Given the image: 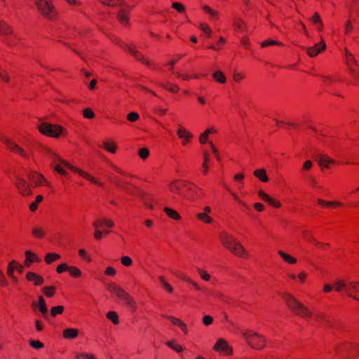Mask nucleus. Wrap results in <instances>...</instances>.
<instances>
[{
    "mask_svg": "<svg viewBox=\"0 0 359 359\" xmlns=\"http://www.w3.org/2000/svg\"><path fill=\"white\" fill-rule=\"evenodd\" d=\"M39 11L46 18L53 20L57 15L51 0H34Z\"/></svg>",
    "mask_w": 359,
    "mask_h": 359,
    "instance_id": "6",
    "label": "nucleus"
},
{
    "mask_svg": "<svg viewBox=\"0 0 359 359\" xmlns=\"http://www.w3.org/2000/svg\"><path fill=\"white\" fill-rule=\"evenodd\" d=\"M99 1L101 4L107 6H121L122 9L121 11H120L117 15L118 20L123 25H127L128 23V18L126 13H125L124 9H131L132 7L129 6L126 2L123 1L122 0H99Z\"/></svg>",
    "mask_w": 359,
    "mask_h": 359,
    "instance_id": "7",
    "label": "nucleus"
},
{
    "mask_svg": "<svg viewBox=\"0 0 359 359\" xmlns=\"http://www.w3.org/2000/svg\"><path fill=\"white\" fill-rule=\"evenodd\" d=\"M16 264H17V262L13 260L8 264V269H7L8 276L15 280H16V278H15L13 274H14L15 269H16Z\"/></svg>",
    "mask_w": 359,
    "mask_h": 359,
    "instance_id": "30",
    "label": "nucleus"
},
{
    "mask_svg": "<svg viewBox=\"0 0 359 359\" xmlns=\"http://www.w3.org/2000/svg\"><path fill=\"white\" fill-rule=\"evenodd\" d=\"M266 202H267L269 205L277 208L280 206V203L279 201L270 196L269 197V199H267Z\"/></svg>",
    "mask_w": 359,
    "mask_h": 359,
    "instance_id": "61",
    "label": "nucleus"
},
{
    "mask_svg": "<svg viewBox=\"0 0 359 359\" xmlns=\"http://www.w3.org/2000/svg\"><path fill=\"white\" fill-rule=\"evenodd\" d=\"M212 322H213V318L210 316L207 315L203 318V323L206 326L211 325L212 323Z\"/></svg>",
    "mask_w": 359,
    "mask_h": 359,
    "instance_id": "64",
    "label": "nucleus"
},
{
    "mask_svg": "<svg viewBox=\"0 0 359 359\" xmlns=\"http://www.w3.org/2000/svg\"><path fill=\"white\" fill-rule=\"evenodd\" d=\"M0 34L5 35V43L13 46L15 43V41L18 40V37L13 32L12 28L4 21H0Z\"/></svg>",
    "mask_w": 359,
    "mask_h": 359,
    "instance_id": "9",
    "label": "nucleus"
},
{
    "mask_svg": "<svg viewBox=\"0 0 359 359\" xmlns=\"http://www.w3.org/2000/svg\"><path fill=\"white\" fill-rule=\"evenodd\" d=\"M29 180L34 184L35 187L41 185L43 182L48 185V182L46 180L43 176L36 172H32L29 175Z\"/></svg>",
    "mask_w": 359,
    "mask_h": 359,
    "instance_id": "20",
    "label": "nucleus"
},
{
    "mask_svg": "<svg viewBox=\"0 0 359 359\" xmlns=\"http://www.w3.org/2000/svg\"><path fill=\"white\" fill-rule=\"evenodd\" d=\"M283 299L294 314L304 318H308L312 316L311 311L291 294H285L283 296Z\"/></svg>",
    "mask_w": 359,
    "mask_h": 359,
    "instance_id": "2",
    "label": "nucleus"
},
{
    "mask_svg": "<svg viewBox=\"0 0 359 359\" xmlns=\"http://www.w3.org/2000/svg\"><path fill=\"white\" fill-rule=\"evenodd\" d=\"M196 217L199 220H201L206 224H211L212 222V219L210 217H209L208 214L204 213V212L198 213L196 215Z\"/></svg>",
    "mask_w": 359,
    "mask_h": 359,
    "instance_id": "35",
    "label": "nucleus"
},
{
    "mask_svg": "<svg viewBox=\"0 0 359 359\" xmlns=\"http://www.w3.org/2000/svg\"><path fill=\"white\" fill-rule=\"evenodd\" d=\"M326 45L324 41H320L319 43H316L314 46L306 48L307 54L310 57H315L322 50H325Z\"/></svg>",
    "mask_w": 359,
    "mask_h": 359,
    "instance_id": "19",
    "label": "nucleus"
},
{
    "mask_svg": "<svg viewBox=\"0 0 359 359\" xmlns=\"http://www.w3.org/2000/svg\"><path fill=\"white\" fill-rule=\"evenodd\" d=\"M104 148L111 154H115L116 151L117 146L113 142H105L103 143Z\"/></svg>",
    "mask_w": 359,
    "mask_h": 359,
    "instance_id": "32",
    "label": "nucleus"
},
{
    "mask_svg": "<svg viewBox=\"0 0 359 359\" xmlns=\"http://www.w3.org/2000/svg\"><path fill=\"white\" fill-rule=\"evenodd\" d=\"M346 294L348 297L359 301V282L348 281Z\"/></svg>",
    "mask_w": 359,
    "mask_h": 359,
    "instance_id": "14",
    "label": "nucleus"
},
{
    "mask_svg": "<svg viewBox=\"0 0 359 359\" xmlns=\"http://www.w3.org/2000/svg\"><path fill=\"white\" fill-rule=\"evenodd\" d=\"M161 86L167 89L171 93H177L180 89L177 85L172 83H161Z\"/></svg>",
    "mask_w": 359,
    "mask_h": 359,
    "instance_id": "39",
    "label": "nucleus"
},
{
    "mask_svg": "<svg viewBox=\"0 0 359 359\" xmlns=\"http://www.w3.org/2000/svg\"><path fill=\"white\" fill-rule=\"evenodd\" d=\"M38 128L42 134L55 138L58 137L64 130L60 126L50 124L46 122L40 123L38 126Z\"/></svg>",
    "mask_w": 359,
    "mask_h": 359,
    "instance_id": "8",
    "label": "nucleus"
},
{
    "mask_svg": "<svg viewBox=\"0 0 359 359\" xmlns=\"http://www.w3.org/2000/svg\"><path fill=\"white\" fill-rule=\"evenodd\" d=\"M26 278L27 280L32 282L36 286L41 285L43 283V278L34 272H28Z\"/></svg>",
    "mask_w": 359,
    "mask_h": 359,
    "instance_id": "22",
    "label": "nucleus"
},
{
    "mask_svg": "<svg viewBox=\"0 0 359 359\" xmlns=\"http://www.w3.org/2000/svg\"><path fill=\"white\" fill-rule=\"evenodd\" d=\"M79 331L74 328H67L63 331V337L66 339H74L78 336Z\"/></svg>",
    "mask_w": 359,
    "mask_h": 359,
    "instance_id": "28",
    "label": "nucleus"
},
{
    "mask_svg": "<svg viewBox=\"0 0 359 359\" xmlns=\"http://www.w3.org/2000/svg\"><path fill=\"white\" fill-rule=\"evenodd\" d=\"M197 271L201 276V278L205 280L208 281L210 280V275L205 270L198 268Z\"/></svg>",
    "mask_w": 359,
    "mask_h": 359,
    "instance_id": "45",
    "label": "nucleus"
},
{
    "mask_svg": "<svg viewBox=\"0 0 359 359\" xmlns=\"http://www.w3.org/2000/svg\"><path fill=\"white\" fill-rule=\"evenodd\" d=\"M273 45L282 46V43L273 39L266 40L261 43V46L263 48Z\"/></svg>",
    "mask_w": 359,
    "mask_h": 359,
    "instance_id": "50",
    "label": "nucleus"
},
{
    "mask_svg": "<svg viewBox=\"0 0 359 359\" xmlns=\"http://www.w3.org/2000/svg\"><path fill=\"white\" fill-rule=\"evenodd\" d=\"M318 204L323 206H342L343 204L340 202L326 201L323 199H318Z\"/></svg>",
    "mask_w": 359,
    "mask_h": 359,
    "instance_id": "36",
    "label": "nucleus"
},
{
    "mask_svg": "<svg viewBox=\"0 0 359 359\" xmlns=\"http://www.w3.org/2000/svg\"><path fill=\"white\" fill-rule=\"evenodd\" d=\"M25 256L26 260L25 262V265L27 266H29L34 262H39L37 256L29 250H27L25 252Z\"/></svg>",
    "mask_w": 359,
    "mask_h": 359,
    "instance_id": "25",
    "label": "nucleus"
},
{
    "mask_svg": "<svg viewBox=\"0 0 359 359\" xmlns=\"http://www.w3.org/2000/svg\"><path fill=\"white\" fill-rule=\"evenodd\" d=\"M158 279H159V281H160L161 284L162 285V286L168 292H172V291H173L172 287L166 282V280H165V278L163 276H160Z\"/></svg>",
    "mask_w": 359,
    "mask_h": 359,
    "instance_id": "43",
    "label": "nucleus"
},
{
    "mask_svg": "<svg viewBox=\"0 0 359 359\" xmlns=\"http://www.w3.org/2000/svg\"><path fill=\"white\" fill-rule=\"evenodd\" d=\"M60 258V255L56 253H48L46 255L45 261L47 264H50L53 261Z\"/></svg>",
    "mask_w": 359,
    "mask_h": 359,
    "instance_id": "38",
    "label": "nucleus"
},
{
    "mask_svg": "<svg viewBox=\"0 0 359 359\" xmlns=\"http://www.w3.org/2000/svg\"><path fill=\"white\" fill-rule=\"evenodd\" d=\"M214 350L220 353L223 356L231 355L233 352L231 346H230L227 341L224 339H219L217 341L214 346Z\"/></svg>",
    "mask_w": 359,
    "mask_h": 359,
    "instance_id": "12",
    "label": "nucleus"
},
{
    "mask_svg": "<svg viewBox=\"0 0 359 359\" xmlns=\"http://www.w3.org/2000/svg\"><path fill=\"white\" fill-rule=\"evenodd\" d=\"M234 26L237 30L242 31L244 27V22L241 19H236L234 21Z\"/></svg>",
    "mask_w": 359,
    "mask_h": 359,
    "instance_id": "59",
    "label": "nucleus"
},
{
    "mask_svg": "<svg viewBox=\"0 0 359 359\" xmlns=\"http://www.w3.org/2000/svg\"><path fill=\"white\" fill-rule=\"evenodd\" d=\"M164 211L166 213V215L170 218H172L176 220H180L181 218L180 215L178 214L177 212L170 208H165Z\"/></svg>",
    "mask_w": 359,
    "mask_h": 359,
    "instance_id": "33",
    "label": "nucleus"
},
{
    "mask_svg": "<svg viewBox=\"0 0 359 359\" xmlns=\"http://www.w3.org/2000/svg\"><path fill=\"white\" fill-rule=\"evenodd\" d=\"M93 225L95 229H98L99 227L102 226V225H105L107 227H112V226H114V224L110 219H98L97 221H95L93 223Z\"/></svg>",
    "mask_w": 359,
    "mask_h": 359,
    "instance_id": "26",
    "label": "nucleus"
},
{
    "mask_svg": "<svg viewBox=\"0 0 359 359\" xmlns=\"http://www.w3.org/2000/svg\"><path fill=\"white\" fill-rule=\"evenodd\" d=\"M246 342L254 349L262 350L266 344V339L263 336L252 331H246L243 333Z\"/></svg>",
    "mask_w": 359,
    "mask_h": 359,
    "instance_id": "5",
    "label": "nucleus"
},
{
    "mask_svg": "<svg viewBox=\"0 0 359 359\" xmlns=\"http://www.w3.org/2000/svg\"><path fill=\"white\" fill-rule=\"evenodd\" d=\"M32 307L33 308V309H36V308H38L39 311L43 315V318L46 320H48L49 315H48V308L46 306L45 299H43V297L42 296H40L39 297L38 302H36V301L32 302Z\"/></svg>",
    "mask_w": 359,
    "mask_h": 359,
    "instance_id": "17",
    "label": "nucleus"
},
{
    "mask_svg": "<svg viewBox=\"0 0 359 359\" xmlns=\"http://www.w3.org/2000/svg\"><path fill=\"white\" fill-rule=\"evenodd\" d=\"M166 344L170 348H171L172 349L175 350L177 352H180L182 351V347L180 345L176 344L173 341H168Z\"/></svg>",
    "mask_w": 359,
    "mask_h": 359,
    "instance_id": "47",
    "label": "nucleus"
},
{
    "mask_svg": "<svg viewBox=\"0 0 359 359\" xmlns=\"http://www.w3.org/2000/svg\"><path fill=\"white\" fill-rule=\"evenodd\" d=\"M215 80L219 83H224L226 82V76L221 71H217L212 74Z\"/></svg>",
    "mask_w": 359,
    "mask_h": 359,
    "instance_id": "34",
    "label": "nucleus"
},
{
    "mask_svg": "<svg viewBox=\"0 0 359 359\" xmlns=\"http://www.w3.org/2000/svg\"><path fill=\"white\" fill-rule=\"evenodd\" d=\"M278 253L284 261H285L290 264H293L297 262V259L294 257H292L291 255H290L283 251L280 250V251H278Z\"/></svg>",
    "mask_w": 359,
    "mask_h": 359,
    "instance_id": "31",
    "label": "nucleus"
},
{
    "mask_svg": "<svg viewBox=\"0 0 359 359\" xmlns=\"http://www.w3.org/2000/svg\"><path fill=\"white\" fill-rule=\"evenodd\" d=\"M121 262L125 266H130L133 264V260L128 256H123L121 258Z\"/></svg>",
    "mask_w": 359,
    "mask_h": 359,
    "instance_id": "54",
    "label": "nucleus"
},
{
    "mask_svg": "<svg viewBox=\"0 0 359 359\" xmlns=\"http://www.w3.org/2000/svg\"><path fill=\"white\" fill-rule=\"evenodd\" d=\"M64 311V306H53L50 309V316L52 317H55L57 314H61Z\"/></svg>",
    "mask_w": 359,
    "mask_h": 359,
    "instance_id": "42",
    "label": "nucleus"
},
{
    "mask_svg": "<svg viewBox=\"0 0 359 359\" xmlns=\"http://www.w3.org/2000/svg\"><path fill=\"white\" fill-rule=\"evenodd\" d=\"M44 155L51 161L50 167L57 172H58L60 175H67V172L64 170V168L62 166L66 167L74 172L79 174L84 178H86L87 180L96 184L99 186L102 187L103 184L100 182L95 180L93 177L90 175L89 174L85 172L82 170L77 168L76 167H74L73 165H70L68 162L62 159L60 157L58 156L57 154H55L53 150H51L49 148H45L43 150Z\"/></svg>",
    "mask_w": 359,
    "mask_h": 359,
    "instance_id": "1",
    "label": "nucleus"
},
{
    "mask_svg": "<svg viewBox=\"0 0 359 359\" xmlns=\"http://www.w3.org/2000/svg\"><path fill=\"white\" fill-rule=\"evenodd\" d=\"M220 239L222 244L231 252L241 257H246L248 252L243 246L237 242L231 235L226 233H222Z\"/></svg>",
    "mask_w": 359,
    "mask_h": 359,
    "instance_id": "4",
    "label": "nucleus"
},
{
    "mask_svg": "<svg viewBox=\"0 0 359 359\" xmlns=\"http://www.w3.org/2000/svg\"><path fill=\"white\" fill-rule=\"evenodd\" d=\"M14 183L22 196H29L32 194V191L29 184L22 177L19 176L16 177Z\"/></svg>",
    "mask_w": 359,
    "mask_h": 359,
    "instance_id": "13",
    "label": "nucleus"
},
{
    "mask_svg": "<svg viewBox=\"0 0 359 359\" xmlns=\"http://www.w3.org/2000/svg\"><path fill=\"white\" fill-rule=\"evenodd\" d=\"M107 318L111 320L114 325H117L119 323V319L117 313L115 311H109L107 313Z\"/></svg>",
    "mask_w": 359,
    "mask_h": 359,
    "instance_id": "37",
    "label": "nucleus"
},
{
    "mask_svg": "<svg viewBox=\"0 0 359 359\" xmlns=\"http://www.w3.org/2000/svg\"><path fill=\"white\" fill-rule=\"evenodd\" d=\"M311 21L315 24H318L320 25V27H323V22L318 13H316L313 15V18H311Z\"/></svg>",
    "mask_w": 359,
    "mask_h": 359,
    "instance_id": "62",
    "label": "nucleus"
},
{
    "mask_svg": "<svg viewBox=\"0 0 359 359\" xmlns=\"http://www.w3.org/2000/svg\"><path fill=\"white\" fill-rule=\"evenodd\" d=\"M32 234L36 238H42L44 237L45 235L43 231L40 228L33 229Z\"/></svg>",
    "mask_w": 359,
    "mask_h": 359,
    "instance_id": "48",
    "label": "nucleus"
},
{
    "mask_svg": "<svg viewBox=\"0 0 359 359\" xmlns=\"http://www.w3.org/2000/svg\"><path fill=\"white\" fill-rule=\"evenodd\" d=\"M189 283H190L191 285H192L194 287V288H195L196 290H200V291H203V292H205L206 294H212V293L210 292V291L208 290H207V289H205V288H203V287H201V286H199V285H198L196 282H195V281H194V280H191V282H189Z\"/></svg>",
    "mask_w": 359,
    "mask_h": 359,
    "instance_id": "52",
    "label": "nucleus"
},
{
    "mask_svg": "<svg viewBox=\"0 0 359 359\" xmlns=\"http://www.w3.org/2000/svg\"><path fill=\"white\" fill-rule=\"evenodd\" d=\"M313 321L316 322L319 326H328L330 328L333 329L334 325L330 323L323 313H317L314 316Z\"/></svg>",
    "mask_w": 359,
    "mask_h": 359,
    "instance_id": "21",
    "label": "nucleus"
},
{
    "mask_svg": "<svg viewBox=\"0 0 359 359\" xmlns=\"http://www.w3.org/2000/svg\"><path fill=\"white\" fill-rule=\"evenodd\" d=\"M335 290L338 292L344 290L346 292V288L347 287V282L342 279L337 280L334 283Z\"/></svg>",
    "mask_w": 359,
    "mask_h": 359,
    "instance_id": "29",
    "label": "nucleus"
},
{
    "mask_svg": "<svg viewBox=\"0 0 359 359\" xmlns=\"http://www.w3.org/2000/svg\"><path fill=\"white\" fill-rule=\"evenodd\" d=\"M76 357V359H95V356L93 355L88 354L86 353H77Z\"/></svg>",
    "mask_w": 359,
    "mask_h": 359,
    "instance_id": "55",
    "label": "nucleus"
},
{
    "mask_svg": "<svg viewBox=\"0 0 359 359\" xmlns=\"http://www.w3.org/2000/svg\"><path fill=\"white\" fill-rule=\"evenodd\" d=\"M254 175L257 177L260 181L263 182H266L269 180V177L266 175V172L265 169H259L256 170L253 172Z\"/></svg>",
    "mask_w": 359,
    "mask_h": 359,
    "instance_id": "27",
    "label": "nucleus"
},
{
    "mask_svg": "<svg viewBox=\"0 0 359 359\" xmlns=\"http://www.w3.org/2000/svg\"><path fill=\"white\" fill-rule=\"evenodd\" d=\"M119 46H121L122 48L128 50L130 54L133 55L137 60L142 61L143 63L146 64L147 65H149V61L145 60L142 54L137 51L135 48L132 47L129 44L125 43L124 42L119 41L117 42Z\"/></svg>",
    "mask_w": 359,
    "mask_h": 359,
    "instance_id": "16",
    "label": "nucleus"
},
{
    "mask_svg": "<svg viewBox=\"0 0 359 359\" xmlns=\"http://www.w3.org/2000/svg\"><path fill=\"white\" fill-rule=\"evenodd\" d=\"M316 161L319 165L323 168H329L330 164L334 163V161L325 155H319L316 157Z\"/></svg>",
    "mask_w": 359,
    "mask_h": 359,
    "instance_id": "24",
    "label": "nucleus"
},
{
    "mask_svg": "<svg viewBox=\"0 0 359 359\" xmlns=\"http://www.w3.org/2000/svg\"><path fill=\"white\" fill-rule=\"evenodd\" d=\"M203 10L207 12L210 16L212 18H216L217 16H218V13L217 11H215V10H212L211 8H210L209 6H204L203 7Z\"/></svg>",
    "mask_w": 359,
    "mask_h": 359,
    "instance_id": "49",
    "label": "nucleus"
},
{
    "mask_svg": "<svg viewBox=\"0 0 359 359\" xmlns=\"http://www.w3.org/2000/svg\"><path fill=\"white\" fill-rule=\"evenodd\" d=\"M201 29L207 35L208 37L211 36L212 30L207 24H201Z\"/></svg>",
    "mask_w": 359,
    "mask_h": 359,
    "instance_id": "57",
    "label": "nucleus"
},
{
    "mask_svg": "<svg viewBox=\"0 0 359 359\" xmlns=\"http://www.w3.org/2000/svg\"><path fill=\"white\" fill-rule=\"evenodd\" d=\"M163 316L164 318L170 320L172 322V323L173 325H177L179 327H180V325H182L183 326V322L181 320L178 319L177 318H175V317H172V316H165V315H163Z\"/></svg>",
    "mask_w": 359,
    "mask_h": 359,
    "instance_id": "46",
    "label": "nucleus"
},
{
    "mask_svg": "<svg viewBox=\"0 0 359 359\" xmlns=\"http://www.w3.org/2000/svg\"><path fill=\"white\" fill-rule=\"evenodd\" d=\"M184 185L187 192H184V198L191 201L195 200L198 196V191H201V189L196 185L189 182H187V184Z\"/></svg>",
    "mask_w": 359,
    "mask_h": 359,
    "instance_id": "15",
    "label": "nucleus"
},
{
    "mask_svg": "<svg viewBox=\"0 0 359 359\" xmlns=\"http://www.w3.org/2000/svg\"><path fill=\"white\" fill-rule=\"evenodd\" d=\"M346 64L349 68L351 76L355 79L354 83L357 84L359 81V71H358V64L353 55L348 50L345 53Z\"/></svg>",
    "mask_w": 359,
    "mask_h": 359,
    "instance_id": "10",
    "label": "nucleus"
},
{
    "mask_svg": "<svg viewBox=\"0 0 359 359\" xmlns=\"http://www.w3.org/2000/svg\"><path fill=\"white\" fill-rule=\"evenodd\" d=\"M0 140L6 145L7 148L13 152H15L17 154H19L20 156H22L24 158H28V155L27 153L24 151L22 148L19 147L18 144H16L15 142H13L10 139L7 138L4 135L0 134Z\"/></svg>",
    "mask_w": 359,
    "mask_h": 359,
    "instance_id": "11",
    "label": "nucleus"
},
{
    "mask_svg": "<svg viewBox=\"0 0 359 359\" xmlns=\"http://www.w3.org/2000/svg\"><path fill=\"white\" fill-rule=\"evenodd\" d=\"M172 8L180 13H182L185 10V7L179 2H174L172 5Z\"/></svg>",
    "mask_w": 359,
    "mask_h": 359,
    "instance_id": "58",
    "label": "nucleus"
},
{
    "mask_svg": "<svg viewBox=\"0 0 359 359\" xmlns=\"http://www.w3.org/2000/svg\"><path fill=\"white\" fill-rule=\"evenodd\" d=\"M177 135L182 140V144H187L189 141L192 138V135L186 129L179 128L177 130Z\"/></svg>",
    "mask_w": 359,
    "mask_h": 359,
    "instance_id": "23",
    "label": "nucleus"
},
{
    "mask_svg": "<svg viewBox=\"0 0 359 359\" xmlns=\"http://www.w3.org/2000/svg\"><path fill=\"white\" fill-rule=\"evenodd\" d=\"M42 291L46 297H52L55 294V287L53 286L44 287Z\"/></svg>",
    "mask_w": 359,
    "mask_h": 359,
    "instance_id": "44",
    "label": "nucleus"
},
{
    "mask_svg": "<svg viewBox=\"0 0 359 359\" xmlns=\"http://www.w3.org/2000/svg\"><path fill=\"white\" fill-rule=\"evenodd\" d=\"M140 116L137 112L129 113L127 116V118L130 122H135L139 119Z\"/></svg>",
    "mask_w": 359,
    "mask_h": 359,
    "instance_id": "56",
    "label": "nucleus"
},
{
    "mask_svg": "<svg viewBox=\"0 0 359 359\" xmlns=\"http://www.w3.org/2000/svg\"><path fill=\"white\" fill-rule=\"evenodd\" d=\"M139 155L142 159H145L149 156V151L147 148H142L140 150Z\"/></svg>",
    "mask_w": 359,
    "mask_h": 359,
    "instance_id": "63",
    "label": "nucleus"
},
{
    "mask_svg": "<svg viewBox=\"0 0 359 359\" xmlns=\"http://www.w3.org/2000/svg\"><path fill=\"white\" fill-rule=\"evenodd\" d=\"M107 289L118 301L124 302L133 311L136 310L135 301L120 286L114 283H109Z\"/></svg>",
    "mask_w": 359,
    "mask_h": 359,
    "instance_id": "3",
    "label": "nucleus"
},
{
    "mask_svg": "<svg viewBox=\"0 0 359 359\" xmlns=\"http://www.w3.org/2000/svg\"><path fill=\"white\" fill-rule=\"evenodd\" d=\"M171 272H172V273L175 275L177 277L186 281L187 283H189V282H191V279L189 277H188L187 276H186L185 274H184L183 273L177 272V271H172Z\"/></svg>",
    "mask_w": 359,
    "mask_h": 359,
    "instance_id": "53",
    "label": "nucleus"
},
{
    "mask_svg": "<svg viewBox=\"0 0 359 359\" xmlns=\"http://www.w3.org/2000/svg\"><path fill=\"white\" fill-rule=\"evenodd\" d=\"M187 182L175 180L169 182L168 187L169 190L175 194L180 195L184 197V191H183V188H185V185Z\"/></svg>",
    "mask_w": 359,
    "mask_h": 359,
    "instance_id": "18",
    "label": "nucleus"
},
{
    "mask_svg": "<svg viewBox=\"0 0 359 359\" xmlns=\"http://www.w3.org/2000/svg\"><path fill=\"white\" fill-rule=\"evenodd\" d=\"M68 271L70 275L74 278H78L81 275V270L75 266H69Z\"/></svg>",
    "mask_w": 359,
    "mask_h": 359,
    "instance_id": "41",
    "label": "nucleus"
},
{
    "mask_svg": "<svg viewBox=\"0 0 359 359\" xmlns=\"http://www.w3.org/2000/svg\"><path fill=\"white\" fill-rule=\"evenodd\" d=\"M203 156H204V162L203 163V173L204 175H206L208 171V162L209 161V157H208V153L206 151L204 152Z\"/></svg>",
    "mask_w": 359,
    "mask_h": 359,
    "instance_id": "51",
    "label": "nucleus"
},
{
    "mask_svg": "<svg viewBox=\"0 0 359 359\" xmlns=\"http://www.w3.org/2000/svg\"><path fill=\"white\" fill-rule=\"evenodd\" d=\"M42 200H43V196L41 195H38L36 197L35 201L30 204V205H29L30 210L32 212H34L37 209L39 203H40L42 201Z\"/></svg>",
    "mask_w": 359,
    "mask_h": 359,
    "instance_id": "40",
    "label": "nucleus"
},
{
    "mask_svg": "<svg viewBox=\"0 0 359 359\" xmlns=\"http://www.w3.org/2000/svg\"><path fill=\"white\" fill-rule=\"evenodd\" d=\"M83 114L86 118H93L95 116L94 112L90 108L85 109Z\"/></svg>",
    "mask_w": 359,
    "mask_h": 359,
    "instance_id": "60",
    "label": "nucleus"
}]
</instances>
